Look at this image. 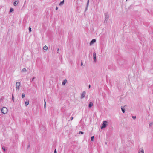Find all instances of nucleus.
<instances>
[{
  "label": "nucleus",
  "mask_w": 153,
  "mask_h": 153,
  "mask_svg": "<svg viewBox=\"0 0 153 153\" xmlns=\"http://www.w3.org/2000/svg\"><path fill=\"white\" fill-rule=\"evenodd\" d=\"M108 123V122L107 121H103V123L101 127V129H102L105 128L106 127Z\"/></svg>",
  "instance_id": "f257e3e1"
},
{
  "label": "nucleus",
  "mask_w": 153,
  "mask_h": 153,
  "mask_svg": "<svg viewBox=\"0 0 153 153\" xmlns=\"http://www.w3.org/2000/svg\"><path fill=\"white\" fill-rule=\"evenodd\" d=\"M104 14L105 17V20L104 21V23H105V22L107 23V21L109 18V16L108 14V13H105Z\"/></svg>",
  "instance_id": "f03ea898"
},
{
  "label": "nucleus",
  "mask_w": 153,
  "mask_h": 153,
  "mask_svg": "<svg viewBox=\"0 0 153 153\" xmlns=\"http://www.w3.org/2000/svg\"><path fill=\"white\" fill-rule=\"evenodd\" d=\"M21 83L20 82H16V90L19 91V87Z\"/></svg>",
  "instance_id": "7ed1b4c3"
},
{
  "label": "nucleus",
  "mask_w": 153,
  "mask_h": 153,
  "mask_svg": "<svg viewBox=\"0 0 153 153\" xmlns=\"http://www.w3.org/2000/svg\"><path fill=\"white\" fill-rule=\"evenodd\" d=\"M7 109L5 107H3L1 109V112L4 114H6L7 112Z\"/></svg>",
  "instance_id": "20e7f679"
},
{
  "label": "nucleus",
  "mask_w": 153,
  "mask_h": 153,
  "mask_svg": "<svg viewBox=\"0 0 153 153\" xmlns=\"http://www.w3.org/2000/svg\"><path fill=\"white\" fill-rule=\"evenodd\" d=\"M93 59L94 61L95 62H96V54L95 52H94L93 53Z\"/></svg>",
  "instance_id": "39448f33"
},
{
  "label": "nucleus",
  "mask_w": 153,
  "mask_h": 153,
  "mask_svg": "<svg viewBox=\"0 0 153 153\" xmlns=\"http://www.w3.org/2000/svg\"><path fill=\"white\" fill-rule=\"evenodd\" d=\"M85 91H84L81 94V98L82 99L85 97Z\"/></svg>",
  "instance_id": "423d86ee"
},
{
  "label": "nucleus",
  "mask_w": 153,
  "mask_h": 153,
  "mask_svg": "<svg viewBox=\"0 0 153 153\" xmlns=\"http://www.w3.org/2000/svg\"><path fill=\"white\" fill-rule=\"evenodd\" d=\"M96 42V40L95 39H93L90 42V44L91 45L94 43Z\"/></svg>",
  "instance_id": "0eeeda50"
},
{
  "label": "nucleus",
  "mask_w": 153,
  "mask_h": 153,
  "mask_svg": "<svg viewBox=\"0 0 153 153\" xmlns=\"http://www.w3.org/2000/svg\"><path fill=\"white\" fill-rule=\"evenodd\" d=\"M29 100H27L25 102V105L26 106H27V105L29 104Z\"/></svg>",
  "instance_id": "6e6552de"
},
{
  "label": "nucleus",
  "mask_w": 153,
  "mask_h": 153,
  "mask_svg": "<svg viewBox=\"0 0 153 153\" xmlns=\"http://www.w3.org/2000/svg\"><path fill=\"white\" fill-rule=\"evenodd\" d=\"M93 105V103L91 102H90L88 107L89 108H91Z\"/></svg>",
  "instance_id": "1a4fd4ad"
},
{
  "label": "nucleus",
  "mask_w": 153,
  "mask_h": 153,
  "mask_svg": "<svg viewBox=\"0 0 153 153\" xmlns=\"http://www.w3.org/2000/svg\"><path fill=\"white\" fill-rule=\"evenodd\" d=\"M64 0H63L62 1L60 2L59 4V5L61 6L62 5L64 4Z\"/></svg>",
  "instance_id": "9d476101"
},
{
  "label": "nucleus",
  "mask_w": 153,
  "mask_h": 153,
  "mask_svg": "<svg viewBox=\"0 0 153 153\" xmlns=\"http://www.w3.org/2000/svg\"><path fill=\"white\" fill-rule=\"evenodd\" d=\"M18 3V1L17 2V1H14L13 2V5L14 6H17V5Z\"/></svg>",
  "instance_id": "9b49d317"
},
{
  "label": "nucleus",
  "mask_w": 153,
  "mask_h": 153,
  "mask_svg": "<svg viewBox=\"0 0 153 153\" xmlns=\"http://www.w3.org/2000/svg\"><path fill=\"white\" fill-rule=\"evenodd\" d=\"M67 80L66 79H65L62 82V85H65V83L67 82Z\"/></svg>",
  "instance_id": "f8f14e48"
},
{
  "label": "nucleus",
  "mask_w": 153,
  "mask_h": 153,
  "mask_svg": "<svg viewBox=\"0 0 153 153\" xmlns=\"http://www.w3.org/2000/svg\"><path fill=\"white\" fill-rule=\"evenodd\" d=\"M121 109L122 110V112L123 113H125V109L123 107H122V106H121Z\"/></svg>",
  "instance_id": "ddd939ff"
},
{
  "label": "nucleus",
  "mask_w": 153,
  "mask_h": 153,
  "mask_svg": "<svg viewBox=\"0 0 153 153\" xmlns=\"http://www.w3.org/2000/svg\"><path fill=\"white\" fill-rule=\"evenodd\" d=\"M48 49V47L46 45L43 47V49L44 50H47Z\"/></svg>",
  "instance_id": "4468645a"
},
{
  "label": "nucleus",
  "mask_w": 153,
  "mask_h": 153,
  "mask_svg": "<svg viewBox=\"0 0 153 153\" xmlns=\"http://www.w3.org/2000/svg\"><path fill=\"white\" fill-rule=\"evenodd\" d=\"M12 100L13 102H14V98L13 94H12Z\"/></svg>",
  "instance_id": "2eb2a0df"
},
{
  "label": "nucleus",
  "mask_w": 153,
  "mask_h": 153,
  "mask_svg": "<svg viewBox=\"0 0 153 153\" xmlns=\"http://www.w3.org/2000/svg\"><path fill=\"white\" fill-rule=\"evenodd\" d=\"M138 153H144L143 149L141 151H139Z\"/></svg>",
  "instance_id": "dca6fc26"
},
{
  "label": "nucleus",
  "mask_w": 153,
  "mask_h": 153,
  "mask_svg": "<svg viewBox=\"0 0 153 153\" xmlns=\"http://www.w3.org/2000/svg\"><path fill=\"white\" fill-rule=\"evenodd\" d=\"M26 71L27 70L26 69V68H24L22 70V71L23 72H24Z\"/></svg>",
  "instance_id": "f3484780"
},
{
  "label": "nucleus",
  "mask_w": 153,
  "mask_h": 153,
  "mask_svg": "<svg viewBox=\"0 0 153 153\" xmlns=\"http://www.w3.org/2000/svg\"><path fill=\"white\" fill-rule=\"evenodd\" d=\"M25 94L24 93H23L22 94V98H24L25 97Z\"/></svg>",
  "instance_id": "a211bd4d"
},
{
  "label": "nucleus",
  "mask_w": 153,
  "mask_h": 153,
  "mask_svg": "<svg viewBox=\"0 0 153 153\" xmlns=\"http://www.w3.org/2000/svg\"><path fill=\"white\" fill-rule=\"evenodd\" d=\"M13 10H14V9H13V8H11L10 9V13H11V12H12V11H13Z\"/></svg>",
  "instance_id": "6ab92c4d"
},
{
  "label": "nucleus",
  "mask_w": 153,
  "mask_h": 153,
  "mask_svg": "<svg viewBox=\"0 0 153 153\" xmlns=\"http://www.w3.org/2000/svg\"><path fill=\"white\" fill-rule=\"evenodd\" d=\"M94 136H92L91 137V140L92 141H93L94 140Z\"/></svg>",
  "instance_id": "aec40b11"
},
{
  "label": "nucleus",
  "mask_w": 153,
  "mask_h": 153,
  "mask_svg": "<svg viewBox=\"0 0 153 153\" xmlns=\"http://www.w3.org/2000/svg\"><path fill=\"white\" fill-rule=\"evenodd\" d=\"M153 125V122H152L150 123L149 125V126H152Z\"/></svg>",
  "instance_id": "412c9836"
},
{
  "label": "nucleus",
  "mask_w": 153,
  "mask_h": 153,
  "mask_svg": "<svg viewBox=\"0 0 153 153\" xmlns=\"http://www.w3.org/2000/svg\"><path fill=\"white\" fill-rule=\"evenodd\" d=\"M35 77H34L32 79H30V82H33V81L34 80V79L35 78Z\"/></svg>",
  "instance_id": "4be33fe9"
},
{
  "label": "nucleus",
  "mask_w": 153,
  "mask_h": 153,
  "mask_svg": "<svg viewBox=\"0 0 153 153\" xmlns=\"http://www.w3.org/2000/svg\"><path fill=\"white\" fill-rule=\"evenodd\" d=\"M29 32H31V28L30 27H29Z\"/></svg>",
  "instance_id": "5701e85b"
},
{
  "label": "nucleus",
  "mask_w": 153,
  "mask_h": 153,
  "mask_svg": "<svg viewBox=\"0 0 153 153\" xmlns=\"http://www.w3.org/2000/svg\"><path fill=\"white\" fill-rule=\"evenodd\" d=\"M84 132L82 131H79V134H84Z\"/></svg>",
  "instance_id": "b1692460"
},
{
  "label": "nucleus",
  "mask_w": 153,
  "mask_h": 153,
  "mask_svg": "<svg viewBox=\"0 0 153 153\" xmlns=\"http://www.w3.org/2000/svg\"><path fill=\"white\" fill-rule=\"evenodd\" d=\"M2 149L4 150V151H6V149L5 147L3 146L2 147Z\"/></svg>",
  "instance_id": "393cba45"
},
{
  "label": "nucleus",
  "mask_w": 153,
  "mask_h": 153,
  "mask_svg": "<svg viewBox=\"0 0 153 153\" xmlns=\"http://www.w3.org/2000/svg\"><path fill=\"white\" fill-rule=\"evenodd\" d=\"M132 117L133 119H134L136 118V117L135 116H132Z\"/></svg>",
  "instance_id": "a878e982"
},
{
  "label": "nucleus",
  "mask_w": 153,
  "mask_h": 153,
  "mask_svg": "<svg viewBox=\"0 0 153 153\" xmlns=\"http://www.w3.org/2000/svg\"><path fill=\"white\" fill-rule=\"evenodd\" d=\"M57 53H59V49L58 48L57 49Z\"/></svg>",
  "instance_id": "bb28decb"
},
{
  "label": "nucleus",
  "mask_w": 153,
  "mask_h": 153,
  "mask_svg": "<svg viewBox=\"0 0 153 153\" xmlns=\"http://www.w3.org/2000/svg\"><path fill=\"white\" fill-rule=\"evenodd\" d=\"M89 0H88L87 3V6H88V5L89 3Z\"/></svg>",
  "instance_id": "cd10ccee"
},
{
  "label": "nucleus",
  "mask_w": 153,
  "mask_h": 153,
  "mask_svg": "<svg viewBox=\"0 0 153 153\" xmlns=\"http://www.w3.org/2000/svg\"><path fill=\"white\" fill-rule=\"evenodd\" d=\"M54 153H57V151H56V149H55L54 151Z\"/></svg>",
  "instance_id": "c85d7f7f"
},
{
  "label": "nucleus",
  "mask_w": 153,
  "mask_h": 153,
  "mask_svg": "<svg viewBox=\"0 0 153 153\" xmlns=\"http://www.w3.org/2000/svg\"><path fill=\"white\" fill-rule=\"evenodd\" d=\"M73 119V117H71L70 118V119L71 120H72Z\"/></svg>",
  "instance_id": "c756f323"
},
{
  "label": "nucleus",
  "mask_w": 153,
  "mask_h": 153,
  "mask_svg": "<svg viewBox=\"0 0 153 153\" xmlns=\"http://www.w3.org/2000/svg\"><path fill=\"white\" fill-rule=\"evenodd\" d=\"M45 104H44V106H45V105H46V102H45Z\"/></svg>",
  "instance_id": "7c9ffc66"
},
{
  "label": "nucleus",
  "mask_w": 153,
  "mask_h": 153,
  "mask_svg": "<svg viewBox=\"0 0 153 153\" xmlns=\"http://www.w3.org/2000/svg\"><path fill=\"white\" fill-rule=\"evenodd\" d=\"M82 65H83V63H82V62H81V66H82Z\"/></svg>",
  "instance_id": "2f4dec72"
},
{
  "label": "nucleus",
  "mask_w": 153,
  "mask_h": 153,
  "mask_svg": "<svg viewBox=\"0 0 153 153\" xmlns=\"http://www.w3.org/2000/svg\"><path fill=\"white\" fill-rule=\"evenodd\" d=\"M58 7H56V10H57L58 9Z\"/></svg>",
  "instance_id": "473e14b6"
},
{
  "label": "nucleus",
  "mask_w": 153,
  "mask_h": 153,
  "mask_svg": "<svg viewBox=\"0 0 153 153\" xmlns=\"http://www.w3.org/2000/svg\"><path fill=\"white\" fill-rule=\"evenodd\" d=\"M90 87H91V85H89V86H88L89 88H90Z\"/></svg>",
  "instance_id": "72a5a7b5"
},
{
  "label": "nucleus",
  "mask_w": 153,
  "mask_h": 153,
  "mask_svg": "<svg viewBox=\"0 0 153 153\" xmlns=\"http://www.w3.org/2000/svg\"><path fill=\"white\" fill-rule=\"evenodd\" d=\"M30 145H29V146H28V148H29V147H30Z\"/></svg>",
  "instance_id": "f704fd0d"
},
{
  "label": "nucleus",
  "mask_w": 153,
  "mask_h": 153,
  "mask_svg": "<svg viewBox=\"0 0 153 153\" xmlns=\"http://www.w3.org/2000/svg\"><path fill=\"white\" fill-rule=\"evenodd\" d=\"M105 144H107V143L106 142L105 143Z\"/></svg>",
  "instance_id": "c9c22d12"
},
{
  "label": "nucleus",
  "mask_w": 153,
  "mask_h": 153,
  "mask_svg": "<svg viewBox=\"0 0 153 153\" xmlns=\"http://www.w3.org/2000/svg\"><path fill=\"white\" fill-rule=\"evenodd\" d=\"M127 0H126V1H127Z\"/></svg>",
  "instance_id": "e433bc0d"
}]
</instances>
